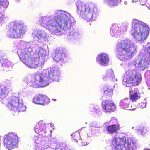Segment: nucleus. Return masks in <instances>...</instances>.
I'll use <instances>...</instances> for the list:
<instances>
[{
  "label": "nucleus",
  "mask_w": 150,
  "mask_h": 150,
  "mask_svg": "<svg viewBox=\"0 0 150 150\" xmlns=\"http://www.w3.org/2000/svg\"><path fill=\"white\" fill-rule=\"evenodd\" d=\"M72 23L69 17L65 13H61L50 21L47 26L50 31L55 34L60 32L62 28L65 30L69 29Z\"/></svg>",
  "instance_id": "1"
},
{
  "label": "nucleus",
  "mask_w": 150,
  "mask_h": 150,
  "mask_svg": "<svg viewBox=\"0 0 150 150\" xmlns=\"http://www.w3.org/2000/svg\"><path fill=\"white\" fill-rule=\"evenodd\" d=\"M135 50L133 42L130 40L125 39L122 40L117 44L115 52L118 59L125 61L132 58Z\"/></svg>",
  "instance_id": "2"
},
{
  "label": "nucleus",
  "mask_w": 150,
  "mask_h": 150,
  "mask_svg": "<svg viewBox=\"0 0 150 150\" xmlns=\"http://www.w3.org/2000/svg\"><path fill=\"white\" fill-rule=\"evenodd\" d=\"M60 77V71L58 69L51 68L48 71V77L45 74L35 73L33 85L36 87H44L49 84V79L53 81H58Z\"/></svg>",
  "instance_id": "3"
},
{
  "label": "nucleus",
  "mask_w": 150,
  "mask_h": 150,
  "mask_svg": "<svg viewBox=\"0 0 150 150\" xmlns=\"http://www.w3.org/2000/svg\"><path fill=\"white\" fill-rule=\"evenodd\" d=\"M78 14L87 21H92L96 17L97 9L92 4H86L78 1L76 3Z\"/></svg>",
  "instance_id": "4"
},
{
  "label": "nucleus",
  "mask_w": 150,
  "mask_h": 150,
  "mask_svg": "<svg viewBox=\"0 0 150 150\" xmlns=\"http://www.w3.org/2000/svg\"><path fill=\"white\" fill-rule=\"evenodd\" d=\"M131 35L136 40L143 42L149 33V28L146 23L137 19L132 21Z\"/></svg>",
  "instance_id": "5"
},
{
  "label": "nucleus",
  "mask_w": 150,
  "mask_h": 150,
  "mask_svg": "<svg viewBox=\"0 0 150 150\" xmlns=\"http://www.w3.org/2000/svg\"><path fill=\"white\" fill-rule=\"evenodd\" d=\"M25 26L20 21H15L11 23L7 35L9 37L13 38H19L26 32Z\"/></svg>",
  "instance_id": "6"
},
{
  "label": "nucleus",
  "mask_w": 150,
  "mask_h": 150,
  "mask_svg": "<svg viewBox=\"0 0 150 150\" xmlns=\"http://www.w3.org/2000/svg\"><path fill=\"white\" fill-rule=\"evenodd\" d=\"M124 80L127 84L134 86H137L142 80L141 74L134 69L128 70L124 74Z\"/></svg>",
  "instance_id": "7"
},
{
  "label": "nucleus",
  "mask_w": 150,
  "mask_h": 150,
  "mask_svg": "<svg viewBox=\"0 0 150 150\" xmlns=\"http://www.w3.org/2000/svg\"><path fill=\"white\" fill-rule=\"evenodd\" d=\"M18 141V137L15 134L8 133L6 135L4 140V145L10 150L16 147Z\"/></svg>",
  "instance_id": "8"
},
{
  "label": "nucleus",
  "mask_w": 150,
  "mask_h": 150,
  "mask_svg": "<svg viewBox=\"0 0 150 150\" xmlns=\"http://www.w3.org/2000/svg\"><path fill=\"white\" fill-rule=\"evenodd\" d=\"M52 57L54 60L56 62H60L64 63L67 61V59L66 52L62 48L57 49L55 52L53 54Z\"/></svg>",
  "instance_id": "9"
},
{
  "label": "nucleus",
  "mask_w": 150,
  "mask_h": 150,
  "mask_svg": "<svg viewBox=\"0 0 150 150\" xmlns=\"http://www.w3.org/2000/svg\"><path fill=\"white\" fill-rule=\"evenodd\" d=\"M101 107L103 111L107 113L113 112L116 108V105L113 102L107 100L102 101Z\"/></svg>",
  "instance_id": "10"
},
{
  "label": "nucleus",
  "mask_w": 150,
  "mask_h": 150,
  "mask_svg": "<svg viewBox=\"0 0 150 150\" xmlns=\"http://www.w3.org/2000/svg\"><path fill=\"white\" fill-rule=\"evenodd\" d=\"M30 48H26L23 50L19 49L17 51L20 59L25 64L31 57V52L29 50Z\"/></svg>",
  "instance_id": "11"
},
{
  "label": "nucleus",
  "mask_w": 150,
  "mask_h": 150,
  "mask_svg": "<svg viewBox=\"0 0 150 150\" xmlns=\"http://www.w3.org/2000/svg\"><path fill=\"white\" fill-rule=\"evenodd\" d=\"M19 103V100L17 97L12 96L8 98V105L12 111H16Z\"/></svg>",
  "instance_id": "12"
},
{
  "label": "nucleus",
  "mask_w": 150,
  "mask_h": 150,
  "mask_svg": "<svg viewBox=\"0 0 150 150\" xmlns=\"http://www.w3.org/2000/svg\"><path fill=\"white\" fill-rule=\"evenodd\" d=\"M33 101L35 103L43 105L49 102V99L47 96L41 94L35 96L33 98Z\"/></svg>",
  "instance_id": "13"
},
{
  "label": "nucleus",
  "mask_w": 150,
  "mask_h": 150,
  "mask_svg": "<svg viewBox=\"0 0 150 150\" xmlns=\"http://www.w3.org/2000/svg\"><path fill=\"white\" fill-rule=\"evenodd\" d=\"M136 63L138 65V67L142 70H144L149 65L148 61L144 57H142L139 55L136 59Z\"/></svg>",
  "instance_id": "14"
},
{
  "label": "nucleus",
  "mask_w": 150,
  "mask_h": 150,
  "mask_svg": "<svg viewBox=\"0 0 150 150\" xmlns=\"http://www.w3.org/2000/svg\"><path fill=\"white\" fill-rule=\"evenodd\" d=\"M39 58L38 57H31L28 60L27 63L25 64L30 67H36L38 66L39 63Z\"/></svg>",
  "instance_id": "15"
},
{
  "label": "nucleus",
  "mask_w": 150,
  "mask_h": 150,
  "mask_svg": "<svg viewBox=\"0 0 150 150\" xmlns=\"http://www.w3.org/2000/svg\"><path fill=\"white\" fill-rule=\"evenodd\" d=\"M130 101L128 98L123 99L120 102V105L122 108L128 110H134L135 108L129 106Z\"/></svg>",
  "instance_id": "16"
},
{
  "label": "nucleus",
  "mask_w": 150,
  "mask_h": 150,
  "mask_svg": "<svg viewBox=\"0 0 150 150\" xmlns=\"http://www.w3.org/2000/svg\"><path fill=\"white\" fill-rule=\"evenodd\" d=\"M108 133L113 134L117 133L118 131L120 129V125L119 124H113L108 126L106 128Z\"/></svg>",
  "instance_id": "17"
},
{
  "label": "nucleus",
  "mask_w": 150,
  "mask_h": 150,
  "mask_svg": "<svg viewBox=\"0 0 150 150\" xmlns=\"http://www.w3.org/2000/svg\"><path fill=\"white\" fill-rule=\"evenodd\" d=\"M100 61V64L103 65H106L108 63L110 59L106 54H101L98 56Z\"/></svg>",
  "instance_id": "18"
},
{
  "label": "nucleus",
  "mask_w": 150,
  "mask_h": 150,
  "mask_svg": "<svg viewBox=\"0 0 150 150\" xmlns=\"http://www.w3.org/2000/svg\"><path fill=\"white\" fill-rule=\"evenodd\" d=\"M9 93V91L6 86H0V100L5 98Z\"/></svg>",
  "instance_id": "19"
},
{
  "label": "nucleus",
  "mask_w": 150,
  "mask_h": 150,
  "mask_svg": "<svg viewBox=\"0 0 150 150\" xmlns=\"http://www.w3.org/2000/svg\"><path fill=\"white\" fill-rule=\"evenodd\" d=\"M129 93H130L129 96V98L132 102H135L140 98V97L138 95V93L137 92L133 93L132 88H130Z\"/></svg>",
  "instance_id": "20"
},
{
  "label": "nucleus",
  "mask_w": 150,
  "mask_h": 150,
  "mask_svg": "<svg viewBox=\"0 0 150 150\" xmlns=\"http://www.w3.org/2000/svg\"><path fill=\"white\" fill-rule=\"evenodd\" d=\"M72 136L73 139L76 141V142L79 141V142H81V143L82 146H86L87 145V143L86 142H83L82 141L81 142V139L80 137V136L79 133L78 132H75L72 134Z\"/></svg>",
  "instance_id": "21"
},
{
  "label": "nucleus",
  "mask_w": 150,
  "mask_h": 150,
  "mask_svg": "<svg viewBox=\"0 0 150 150\" xmlns=\"http://www.w3.org/2000/svg\"><path fill=\"white\" fill-rule=\"evenodd\" d=\"M0 61L2 63V66L4 67H10L12 65L11 63L7 59H2Z\"/></svg>",
  "instance_id": "22"
},
{
  "label": "nucleus",
  "mask_w": 150,
  "mask_h": 150,
  "mask_svg": "<svg viewBox=\"0 0 150 150\" xmlns=\"http://www.w3.org/2000/svg\"><path fill=\"white\" fill-rule=\"evenodd\" d=\"M138 131L139 132L143 135H146L148 133V130L144 127H140V129H138Z\"/></svg>",
  "instance_id": "23"
},
{
  "label": "nucleus",
  "mask_w": 150,
  "mask_h": 150,
  "mask_svg": "<svg viewBox=\"0 0 150 150\" xmlns=\"http://www.w3.org/2000/svg\"><path fill=\"white\" fill-rule=\"evenodd\" d=\"M17 108L18 109L16 111L22 112L25 111L26 109V107L24 105L20 103Z\"/></svg>",
  "instance_id": "24"
},
{
  "label": "nucleus",
  "mask_w": 150,
  "mask_h": 150,
  "mask_svg": "<svg viewBox=\"0 0 150 150\" xmlns=\"http://www.w3.org/2000/svg\"><path fill=\"white\" fill-rule=\"evenodd\" d=\"M126 143V138L123 137L121 138H118V144L123 146Z\"/></svg>",
  "instance_id": "25"
},
{
  "label": "nucleus",
  "mask_w": 150,
  "mask_h": 150,
  "mask_svg": "<svg viewBox=\"0 0 150 150\" xmlns=\"http://www.w3.org/2000/svg\"><path fill=\"white\" fill-rule=\"evenodd\" d=\"M8 4L9 3L7 0H0V5L3 7L6 8Z\"/></svg>",
  "instance_id": "26"
},
{
  "label": "nucleus",
  "mask_w": 150,
  "mask_h": 150,
  "mask_svg": "<svg viewBox=\"0 0 150 150\" xmlns=\"http://www.w3.org/2000/svg\"><path fill=\"white\" fill-rule=\"evenodd\" d=\"M103 88L108 91L109 93L111 94H113V89L112 87L108 85H106Z\"/></svg>",
  "instance_id": "27"
},
{
  "label": "nucleus",
  "mask_w": 150,
  "mask_h": 150,
  "mask_svg": "<svg viewBox=\"0 0 150 150\" xmlns=\"http://www.w3.org/2000/svg\"><path fill=\"white\" fill-rule=\"evenodd\" d=\"M144 50L145 54L150 56V47H145Z\"/></svg>",
  "instance_id": "28"
},
{
  "label": "nucleus",
  "mask_w": 150,
  "mask_h": 150,
  "mask_svg": "<svg viewBox=\"0 0 150 150\" xmlns=\"http://www.w3.org/2000/svg\"><path fill=\"white\" fill-rule=\"evenodd\" d=\"M103 94L104 95L108 96H111L113 94H111L108 93V91H107L106 89L103 88Z\"/></svg>",
  "instance_id": "29"
},
{
  "label": "nucleus",
  "mask_w": 150,
  "mask_h": 150,
  "mask_svg": "<svg viewBox=\"0 0 150 150\" xmlns=\"http://www.w3.org/2000/svg\"><path fill=\"white\" fill-rule=\"evenodd\" d=\"M118 138L117 137H114L113 138L112 141V143L113 145H117L118 144Z\"/></svg>",
  "instance_id": "30"
},
{
  "label": "nucleus",
  "mask_w": 150,
  "mask_h": 150,
  "mask_svg": "<svg viewBox=\"0 0 150 150\" xmlns=\"http://www.w3.org/2000/svg\"><path fill=\"white\" fill-rule=\"evenodd\" d=\"M118 30V28L116 26H113L111 30V32L114 33H116Z\"/></svg>",
  "instance_id": "31"
},
{
  "label": "nucleus",
  "mask_w": 150,
  "mask_h": 150,
  "mask_svg": "<svg viewBox=\"0 0 150 150\" xmlns=\"http://www.w3.org/2000/svg\"><path fill=\"white\" fill-rule=\"evenodd\" d=\"M123 147V146H122L117 144L116 145L115 149V150H122Z\"/></svg>",
  "instance_id": "32"
},
{
  "label": "nucleus",
  "mask_w": 150,
  "mask_h": 150,
  "mask_svg": "<svg viewBox=\"0 0 150 150\" xmlns=\"http://www.w3.org/2000/svg\"><path fill=\"white\" fill-rule=\"evenodd\" d=\"M146 103L145 102H141L139 104L140 107L141 108H144L146 106Z\"/></svg>",
  "instance_id": "33"
},
{
  "label": "nucleus",
  "mask_w": 150,
  "mask_h": 150,
  "mask_svg": "<svg viewBox=\"0 0 150 150\" xmlns=\"http://www.w3.org/2000/svg\"><path fill=\"white\" fill-rule=\"evenodd\" d=\"M4 18V15L2 12L0 11V22H2Z\"/></svg>",
  "instance_id": "34"
},
{
  "label": "nucleus",
  "mask_w": 150,
  "mask_h": 150,
  "mask_svg": "<svg viewBox=\"0 0 150 150\" xmlns=\"http://www.w3.org/2000/svg\"><path fill=\"white\" fill-rule=\"evenodd\" d=\"M42 125L43 126V127H45V125H44V123L42 124Z\"/></svg>",
  "instance_id": "35"
},
{
  "label": "nucleus",
  "mask_w": 150,
  "mask_h": 150,
  "mask_svg": "<svg viewBox=\"0 0 150 150\" xmlns=\"http://www.w3.org/2000/svg\"><path fill=\"white\" fill-rule=\"evenodd\" d=\"M144 150H150V149H144Z\"/></svg>",
  "instance_id": "36"
},
{
  "label": "nucleus",
  "mask_w": 150,
  "mask_h": 150,
  "mask_svg": "<svg viewBox=\"0 0 150 150\" xmlns=\"http://www.w3.org/2000/svg\"><path fill=\"white\" fill-rule=\"evenodd\" d=\"M35 142L36 143H38V142H36V140H35Z\"/></svg>",
  "instance_id": "37"
},
{
  "label": "nucleus",
  "mask_w": 150,
  "mask_h": 150,
  "mask_svg": "<svg viewBox=\"0 0 150 150\" xmlns=\"http://www.w3.org/2000/svg\"><path fill=\"white\" fill-rule=\"evenodd\" d=\"M125 4H127V2H125Z\"/></svg>",
  "instance_id": "38"
},
{
  "label": "nucleus",
  "mask_w": 150,
  "mask_h": 150,
  "mask_svg": "<svg viewBox=\"0 0 150 150\" xmlns=\"http://www.w3.org/2000/svg\"><path fill=\"white\" fill-rule=\"evenodd\" d=\"M125 4H127V2H125Z\"/></svg>",
  "instance_id": "39"
},
{
  "label": "nucleus",
  "mask_w": 150,
  "mask_h": 150,
  "mask_svg": "<svg viewBox=\"0 0 150 150\" xmlns=\"http://www.w3.org/2000/svg\"><path fill=\"white\" fill-rule=\"evenodd\" d=\"M129 146H128V147H129Z\"/></svg>",
  "instance_id": "40"
},
{
  "label": "nucleus",
  "mask_w": 150,
  "mask_h": 150,
  "mask_svg": "<svg viewBox=\"0 0 150 150\" xmlns=\"http://www.w3.org/2000/svg\"><path fill=\"white\" fill-rule=\"evenodd\" d=\"M128 64H129V65H130V64L129 63Z\"/></svg>",
  "instance_id": "41"
},
{
  "label": "nucleus",
  "mask_w": 150,
  "mask_h": 150,
  "mask_svg": "<svg viewBox=\"0 0 150 150\" xmlns=\"http://www.w3.org/2000/svg\"><path fill=\"white\" fill-rule=\"evenodd\" d=\"M131 148L132 149V147H131Z\"/></svg>",
  "instance_id": "42"
},
{
  "label": "nucleus",
  "mask_w": 150,
  "mask_h": 150,
  "mask_svg": "<svg viewBox=\"0 0 150 150\" xmlns=\"http://www.w3.org/2000/svg\"><path fill=\"white\" fill-rule=\"evenodd\" d=\"M131 148L132 149V147H131Z\"/></svg>",
  "instance_id": "43"
},
{
  "label": "nucleus",
  "mask_w": 150,
  "mask_h": 150,
  "mask_svg": "<svg viewBox=\"0 0 150 150\" xmlns=\"http://www.w3.org/2000/svg\"><path fill=\"white\" fill-rule=\"evenodd\" d=\"M131 148L132 149V147H131Z\"/></svg>",
  "instance_id": "44"
},
{
  "label": "nucleus",
  "mask_w": 150,
  "mask_h": 150,
  "mask_svg": "<svg viewBox=\"0 0 150 150\" xmlns=\"http://www.w3.org/2000/svg\"><path fill=\"white\" fill-rule=\"evenodd\" d=\"M135 89H137V88H135Z\"/></svg>",
  "instance_id": "45"
}]
</instances>
